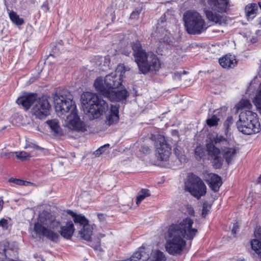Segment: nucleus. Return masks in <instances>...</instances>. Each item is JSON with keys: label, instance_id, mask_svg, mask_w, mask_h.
Listing matches in <instances>:
<instances>
[{"label": "nucleus", "instance_id": "nucleus-1", "mask_svg": "<svg viewBox=\"0 0 261 261\" xmlns=\"http://www.w3.org/2000/svg\"><path fill=\"white\" fill-rule=\"evenodd\" d=\"M193 225V220L188 217L170 225L164 234L166 251L174 256L181 254L186 245L185 239L192 240L198 232Z\"/></svg>", "mask_w": 261, "mask_h": 261}, {"label": "nucleus", "instance_id": "nucleus-2", "mask_svg": "<svg viewBox=\"0 0 261 261\" xmlns=\"http://www.w3.org/2000/svg\"><path fill=\"white\" fill-rule=\"evenodd\" d=\"M55 109L57 115L62 119L66 115L64 125L69 129L84 131L86 130L84 123L81 120L73 96L67 91L53 96Z\"/></svg>", "mask_w": 261, "mask_h": 261}, {"label": "nucleus", "instance_id": "nucleus-3", "mask_svg": "<svg viewBox=\"0 0 261 261\" xmlns=\"http://www.w3.org/2000/svg\"><path fill=\"white\" fill-rule=\"evenodd\" d=\"M134 55L140 72L146 74L151 71H159L161 63L158 57L152 52H145L139 41L133 43Z\"/></svg>", "mask_w": 261, "mask_h": 261}, {"label": "nucleus", "instance_id": "nucleus-4", "mask_svg": "<svg viewBox=\"0 0 261 261\" xmlns=\"http://www.w3.org/2000/svg\"><path fill=\"white\" fill-rule=\"evenodd\" d=\"M128 69L123 64H120L117 66L114 72L107 75L105 78L101 76L97 77L94 84L96 90L106 97L111 89H116L122 85V77Z\"/></svg>", "mask_w": 261, "mask_h": 261}, {"label": "nucleus", "instance_id": "nucleus-5", "mask_svg": "<svg viewBox=\"0 0 261 261\" xmlns=\"http://www.w3.org/2000/svg\"><path fill=\"white\" fill-rule=\"evenodd\" d=\"M81 100L84 110L90 119H97L108 111V103L95 93L84 92Z\"/></svg>", "mask_w": 261, "mask_h": 261}, {"label": "nucleus", "instance_id": "nucleus-6", "mask_svg": "<svg viewBox=\"0 0 261 261\" xmlns=\"http://www.w3.org/2000/svg\"><path fill=\"white\" fill-rule=\"evenodd\" d=\"M237 126L239 132L247 135L257 133L260 130L257 115L251 110L241 112Z\"/></svg>", "mask_w": 261, "mask_h": 261}, {"label": "nucleus", "instance_id": "nucleus-7", "mask_svg": "<svg viewBox=\"0 0 261 261\" xmlns=\"http://www.w3.org/2000/svg\"><path fill=\"white\" fill-rule=\"evenodd\" d=\"M209 8L205 9L204 14L206 18L216 24H221L225 21V17L222 14L226 12L229 8V0H207Z\"/></svg>", "mask_w": 261, "mask_h": 261}, {"label": "nucleus", "instance_id": "nucleus-8", "mask_svg": "<svg viewBox=\"0 0 261 261\" xmlns=\"http://www.w3.org/2000/svg\"><path fill=\"white\" fill-rule=\"evenodd\" d=\"M184 19L186 30L190 34H200L207 28L201 15L196 11H187Z\"/></svg>", "mask_w": 261, "mask_h": 261}, {"label": "nucleus", "instance_id": "nucleus-9", "mask_svg": "<svg viewBox=\"0 0 261 261\" xmlns=\"http://www.w3.org/2000/svg\"><path fill=\"white\" fill-rule=\"evenodd\" d=\"M41 218L44 220L42 213L39 214L36 222L33 224V227L30 229V233L32 238L34 239H42L43 237L50 240L52 241H57L59 238V234L53 230L48 229L46 226L41 222Z\"/></svg>", "mask_w": 261, "mask_h": 261}, {"label": "nucleus", "instance_id": "nucleus-10", "mask_svg": "<svg viewBox=\"0 0 261 261\" xmlns=\"http://www.w3.org/2000/svg\"><path fill=\"white\" fill-rule=\"evenodd\" d=\"M210 139L211 143L206 144V149L209 155L214 158L213 165L215 168H220L222 165L223 160L220 157L221 151L220 149L215 147V145L219 143L226 142L227 140L221 135H216L215 137L210 136Z\"/></svg>", "mask_w": 261, "mask_h": 261}, {"label": "nucleus", "instance_id": "nucleus-11", "mask_svg": "<svg viewBox=\"0 0 261 261\" xmlns=\"http://www.w3.org/2000/svg\"><path fill=\"white\" fill-rule=\"evenodd\" d=\"M187 191L195 197L199 199L204 195L206 192V188L202 180L197 176L192 175L189 181L186 184Z\"/></svg>", "mask_w": 261, "mask_h": 261}, {"label": "nucleus", "instance_id": "nucleus-12", "mask_svg": "<svg viewBox=\"0 0 261 261\" xmlns=\"http://www.w3.org/2000/svg\"><path fill=\"white\" fill-rule=\"evenodd\" d=\"M51 106L45 97L37 98L33 106V114L39 119H44L49 114Z\"/></svg>", "mask_w": 261, "mask_h": 261}, {"label": "nucleus", "instance_id": "nucleus-13", "mask_svg": "<svg viewBox=\"0 0 261 261\" xmlns=\"http://www.w3.org/2000/svg\"><path fill=\"white\" fill-rule=\"evenodd\" d=\"M68 214L71 215L74 218L75 223H79L83 227V229L80 231L81 237L86 241H90L92 234V227L88 224V221L86 218L81 215H76L73 212L69 210Z\"/></svg>", "mask_w": 261, "mask_h": 261}, {"label": "nucleus", "instance_id": "nucleus-14", "mask_svg": "<svg viewBox=\"0 0 261 261\" xmlns=\"http://www.w3.org/2000/svg\"><path fill=\"white\" fill-rule=\"evenodd\" d=\"M156 155L159 160L167 161L171 153V148L164 137H160L155 144Z\"/></svg>", "mask_w": 261, "mask_h": 261}, {"label": "nucleus", "instance_id": "nucleus-15", "mask_svg": "<svg viewBox=\"0 0 261 261\" xmlns=\"http://www.w3.org/2000/svg\"><path fill=\"white\" fill-rule=\"evenodd\" d=\"M254 238L250 240L251 248L261 259V227H257L254 232Z\"/></svg>", "mask_w": 261, "mask_h": 261}, {"label": "nucleus", "instance_id": "nucleus-16", "mask_svg": "<svg viewBox=\"0 0 261 261\" xmlns=\"http://www.w3.org/2000/svg\"><path fill=\"white\" fill-rule=\"evenodd\" d=\"M119 119V105H112L110 109L106 114L105 123L110 126L117 123Z\"/></svg>", "mask_w": 261, "mask_h": 261}, {"label": "nucleus", "instance_id": "nucleus-17", "mask_svg": "<svg viewBox=\"0 0 261 261\" xmlns=\"http://www.w3.org/2000/svg\"><path fill=\"white\" fill-rule=\"evenodd\" d=\"M37 96L36 94L33 93L19 97L17 99L16 103L27 110L32 105L33 106L37 98Z\"/></svg>", "mask_w": 261, "mask_h": 261}, {"label": "nucleus", "instance_id": "nucleus-18", "mask_svg": "<svg viewBox=\"0 0 261 261\" xmlns=\"http://www.w3.org/2000/svg\"><path fill=\"white\" fill-rule=\"evenodd\" d=\"M44 216V220L41 218V222L45 224L50 230H55L60 227V223L58 221L55 219L53 216L49 213L42 212Z\"/></svg>", "mask_w": 261, "mask_h": 261}, {"label": "nucleus", "instance_id": "nucleus-19", "mask_svg": "<svg viewBox=\"0 0 261 261\" xmlns=\"http://www.w3.org/2000/svg\"><path fill=\"white\" fill-rule=\"evenodd\" d=\"M111 89L106 97L111 101H121L125 100L128 96V93L126 89L115 90Z\"/></svg>", "mask_w": 261, "mask_h": 261}, {"label": "nucleus", "instance_id": "nucleus-20", "mask_svg": "<svg viewBox=\"0 0 261 261\" xmlns=\"http://www.w3.org/2000/svg\"><path fill=\"white\" fill-rule=\"evenodd\" d=\"M219 62L220 65L224 68H233L237 64L235 57L231 55H226L220 58Z\"/></svg>", "mask_w": 261, "mask_h": 261}, {"label": "nucleus", "instance_id": "nucleus-21", "mask_svg": "<svg viewBox=\"0 0 261 261\" xmlns=\"http://www.w3.org/2000/svg\"><path fill=\"white\" fill-rule=\"evenodd\" d=\"M207 181L211 190L215 192L219 191L222 183L220 176L215 174H210Z\"/></svg>", "mask_w": 261, "mask_h": 261}, {"label": "nucleus", "instance_id": "nucleus-22", "mask_svg": "<svg viewBox=\"0 0 261 261\" xmlns=\"http://www.w3.org/2000/svg\"><path fill=\"white\" fill-rule=\"evenodd\" d=\"M238 152L237 147H224L222 150V153L227 164H229L235 158Z\"/></svg>", "mask_w": 261, "mask_h": 261}, {"label": "nucleus", "instance_id": "nucleus-23", "mask_svg": "<svg viewBox=\"0 0 261 261\" xmlns=\"http://www.w3.org/2000/svg\"><path fill=\"white\" fill-rule=\"evenodd\" d=\"M74 231V224L72 221H69L64 226L61 227L60 233L63 238L69 239L72 237Z\"/></svg>", "mask_w": 261, "mask_h": 261}, {"label": "nucleus", "instance_id": "nucleus-24", "mask_svg": "<svg viewBox=\"0 0 261 261\" xmlns=\"http://www.w3.org/2000/svg\"><path fill=\"white\" fill-rule=\"evenodd\" d=\"M170 41H168L163 40L160 42L159 46L156 49V53L161 55H167L169 54L171 51L172 44Z\"/></svg>", "mask_w": 261, "mask_h": 261}, {"label": "nucleus", "instance_id": "nucleus-25", "mask_svg": "<svg viewBox=\"0 0 261 261\" xmlns=\"http://www.w3.org/2000/svg\"><path fill=\"white\" fill-rule=\"evenodd\" d=\"M257 5L255 3H250L247 4L245 8V12L248 20H252L257 15L258 11Z\"/></svg>", "mask_w": 261, "mask_h": 261}, {"label": "nucleus", "instance_id": "nucleus-26", "mask_svg": "<svg viewBox=\"0 0 261 261\" xmlns=\"http://www.w3.org/2000/svg\"><path fill=\"white\" fill-rule=\"evenodd\" d=\"M47 124L49 126L51 132L54 133L55 136H62L63 135V132L59 125V122L56 119L47 120Z\"/></svg>", "mask_w": 261, "mask_h": 261}, {"label": "nucleus", "instance_id": "nucleus-27", "mask_svg": "<svg viewBox=\"0 0 261 261\" xmlns=\"http://www.w3.org/2000/svg\"><path fill=\"white\" fill-rule=\"evenodd\" d=\"M237 112L239 111H244L245 110H250L252 108V105L249 100L247 99H241L236 105Z\"/></svg>", "mask_w": 261, "mask_h": 261}, {"label": "nucleus", "instance_id": "nucleus-28", "mask_svg": "<svg viewBox=\"0 0 261 261\" xmlns=\"http://www.w3.org/2000/svg\"><path fill=\"white\" fill-rule=\"evenodd\" d=\"M166 257L164 252L158 249L152 250L150 261H166Z\"/></svg>", "mask_w": 261, "mask_h": 261}, {"label": "nucleus", "instance_id": "nucleus-29", "mask_svg": "<svg viewBox=\"0 0 261 261\" xmlns=\"http://www.w3.org/2000/svg\"><path fill=\"white\" fill-rule=\"evenodd\" d=\"M7 11H8L10 19L13 23L17 25H20L24 23V19L20 18L16 12L12 10L10 11L9 9H7Z\"/></svg>", "mask_w": 261, "mask_h": 261}, {"label": "nucleus", "instance_id": "nucleus-30", "mask_svg": "<svg viewBox=\"0 0 261 261\" xmlns=\"http://www.w3.org/2000/svg\"><path fill=\"white\" fill-rule=\"evenodd\" d=\"M253 102L261 114V83L257 90Z\"/></svg>", "mask_w": 261, "mask_h": 261}, {"label": "nucleus", "instance_id": "nucleus-31", "mask_svg": "<svg viewBox=\"0 0 261 261\" xmlns=\"http://www.w3.org/2000/svg\"><path fill=\"white\" fill-rule=\"evenodd\" d=\"M174 153L181 163L186 162L187 159L185 154L184 150L179 146H177L174 150Z\"/></svg>", "mask_w": 261, "mask_h": 261}, {"label": "nucleus", "instance_id": "nucleus-32", "mask_svg": "<svg viewBox=\"0 0 261 261\" xmlns=\"http://www.w3.org/2000/svg\"><path fill=\"white\" fill-rule=\"evenodd\" d=\"M149 196L150 193L148 190L142 189L140 192L138 193V196L137 197V204H140L143 200H144L146 197H147Z\"/></svg>", "mask_w": 261, "mask_h": 261}, {"label": "nucleus", "instance_id": "nucleus-33", "mask_svg": "<svg viewBox=\"0 0 261 261\" xmlns=\"http://www.w3.org/2000/svg\"><path fill=\"white\" fill-rule=\"evenodd\" d=\"M28 148H32L35 150H42L44 149L43 148L38 146L35 141L34 140L27 139L26 140V144L24 146V148L27 149Z\"/></svg>", "mask_w": 261, "mask_h": 261}, {"label": "nucleus", "instance_id": "nucleus-34", "mask_svg": "<svg viewBox=\"0 0 261 261\" xmlns=\"http://www.w3.org/2000/svg\"><path fill=\"white\" fill-rule=\"evenodd\" d=\"M219 120L220 119L217 116L213 115L211 118L206 120V124L210 127L216 126L218 125Z\"/></svg>", "mask_w": 261, "mask_h": 261}, {"label": "nucleus", "instance_id": "nucleus-35", "mask_svg": "<svg viewBox=\"0 0 261 261\" xmlns=\"http://www.w3.org/2000/svg\"><path fill=\"white\" fill-rule=\"evenodd\" d=\"M9 181L10 182H12L15 185H20H20L28 186L31 184V182L27 181H24V180H21L20 179L14 178H12V177L10 178L9 179Z\"/></svg>", "mask_w": 261, "mask_h": 261}, {"label": "nucleus", "instance_id": "nucleus-36", "mask_svg": "<svg viewBox=\"0 0 261 261\" xmlns=\"http://www.w3.org/2000/svg\"><path fill=\"white\" fill-rule=\"evenodd\" d=\"M233 118L232 116L228 117L224 123V127L225 128V132L226 134H227L230 129V126L233 123Z\"/></svg>", "mask_w": 261, "mask_h": 261}, {"label": "nucleus", "instance_id": "nucleus-37", "mask_svg": "<svg viewBox=\"0 0 261 261\" xmlns=\"http://www.w3.org/2000/svg\"><path fill=\"white\" fill-rule=\"evenodd\" d=\"M16 157L18 159L24 160L27 159L28 158H30L31 155L28 152H27L25 151H22L16 152Z\"/></svg>", "mask_w": 261, "mask_h": 261}, {"label": "nucleus", "instance_id": "nucleus-38", "mask_svg": "<svg viewBox=\"0 0 261 261\" xmlns=\"http://www.w3.org/2000/svg\"><path fill=\"white\" fill-rule=\"evenodd\" d=\"M110 146L109 144H106L97 149L94 152V154L96 156H98L105 152L106 148H108Z\"/></svg>", "mask_w": 261, "mask_h": 261}, {"label": "nucleus", "instance_id": "nucleus-39", "mask_svg": "<svg viewBox=\"0 0 261 261\" xmlns=\"http://www.w3.org/2000/svg\"><path fill=\"white\" fill-rule=\"evenodd\" d=\"M204 155V151L201 146H197L195 149V155L197 158H201Z\"/></svg>", "mask_w": 261, "mask_h": 261}, {"label": "nucleus", "instance_id": "nucleus-40", "mask_svg": "<svg viewBox=\"0 0 261 261\" xmlns=\"http://www.w3.org/2000/svg\"><path fill=\"white\" fill-rule=\"evenodd\" d=\"M210 208L211 206L208 205L207 203H204L203 204L202 210V215L203 217H205L206 216V215L210 211Z\"/></svg>", "mask_w": 261, "mask_h": 261}, {"label": "nucleus", "instance_id": "nucleus-41", "mask_svg": "<svg viewBox=\"0 0 261 261\" xmlns=\"http://www.w3.org/2000/svg\"><path fill=\"white\" fill-rule=\"evenodd\" d=\"M140 10L136 9L135 11H133L130 15V18L131 19H137L138 18L139 14L140 13Z\"/></svg>", "mask_w": 261, "mask_h": 261}, {"label": "nucleus", "instance_id": "nucleus-42", "mask_svg": "<svg viewBox=\"0 0 261 261\" xmlns=\"http://www.w3.org/2000/svg\"><path fill=\"white\" fill-rule=\"evenodd\" d=\"M186 208L187 212L189 215L194 216L195 212L193 207L191 205H188Z\"/></svg>", "mask_w": 261, "mask_h": 261}, {"label": "nucleus", "instance_id": "nucleus-43", "mask_svg": "<svg viewBox=\"0 0 261 261\" xmlns=\"http://www.w3.org/2000/svg\"><path fill=\"white\" fill-rule=\"evenodd\" d=\"M7 224L8 222L7 220L4 218H2L0 220V226L3 227V228H7Z\"/></svg>", "mask_w": 261, "mask_h": 261}, {"label": "nucleus", "instance_id": "nucleus-44", "mask_svg": "<svg viewBox=\"0 0 261 261\" xmlns=\"http://www.w3.org/2000/svg\"><path fill=\"white\" fill-rule=\"evenodd\" d=\"M110 63V58L109 56H106L105 58L104 65L108 66L109 67V64Z\"/></svg>", "mask_w": 261, "mask_h": 261}, {"label": "nucleus", "instance_id": "nucleus-45", "mask_svg": "<svg viewBox=\"0 0 261 261\" xmlns=\"http://www.w3.org/2000/svg\"><path fill=\"white\" fill-rule=\"evenodd\" d=\"M238 225L236 224H234L233 228L232 229V230H231L232 233H233V234H236L237 233V231H238Z\"/></svg>", "mask_w": 261, "mask_h": 261}, {"label": "nucleus", "instance_id": "nucleus-46", "mask_svg": "<svg viewBox=\"0 0 261 261\" xmlns=\"http://www.w3.org/2000/svg\"><path fill=\"white\" fill-rule=\"evenodd\" d=\"M258 24H259L261 25V17H259L257 19Z\"/></svg>", "mask_w": 261, "mask_h": 261}, {"label": "nucleus", "instance_id": "nucleus-47", "mask_svg": "<svg viewBox=\"0 0 261 261\" xmlns=\"http://www.w3.org/2000/svg\"><path fill=\"white\" fill-rule=\"evenodd\" d=\"M103 215L102 214H98V218H99V219H100V218H101V217H103Z\"/></svg>", "mask_w": 261, "mask_h": 261}, {"label": "nucleus", "instance_id": "nucleus-48", "mask_svg": "<svg viewBox=\"0 0 261 261\" xmlns=\"http://www.w3.org/2000/svg\"><path fill=\"white\" fill-rule=\"evenodd\" d=\"M144 148L145 149V151L146 152H147L149 150V148L148 147H144Z\"/></svg>", "mask_w": 261, "mask_h": 261}, {"label": "nucleus", "instance_id": "nucleus-49", "mask_svg": "<svg viewBox=\"0 0 261 261\" xmlns=\"http://www.w3.org/2000/svg\"><path fill=\"white\" fill-rule=\"evenodd\" d=\"M258 5L260 9H261V2H258Z\"/></svg>", "mask_w": 261, "mask_h": 261}, {"label": "nucleus", "instance_id": "nucleus-50", "mask_svg": "<svg viewBox=\"0 0 261 261\" xmlns=\"http://www.w3.org/2000/svg\"><path fill=\"white\" fill-rule=\"evenodd\" d=\"M258 180H259V182H261V174H260V176H259V177L258 178Z\"/></svg>", "mask_w": 261, "mask_h": 261}, {"label": "nucleus", "instance_id": "nucleus-51", "mask_svg": "<svg viewBox=\"0 0 261 261\" xmlns=\"http://www.w3.org/2000/svg\"><path fill=\"white\" fill-rule=\"evenodd\" d=\"M125 54L126 55V56H128L129 53L128 52H127L126 53H125Z\"/></svg>", "mask_w": 261, "mask_h": 261}, {"label": "nucleus", "instance_id": "nucleus-52", "mask_svg": "<svg viewBox=\"0 0 261 261\" xmlns=\"http://www.w3.org/2000/svg\"><path fill=\"white\" fill-rule=\"evenodd\" d=\"M183 73H184V74H186V71H183Z\"/></svg>", "mask_w": 261, "mask_h": 261}, {"label": "nucleus", "instance_id": "nucleus-53", "mask_svg": "<svg viewBox=\"0 0 261 261\" xmlns=\"http://www.w3.org/2000/svg\"><path fill=\"white\" fill-rule=\"evenodd\" d=\"M0 261H5L4 259H0Z\"/></svg>", "mask_w": 261, "mask_h": 261}]
</instances>
